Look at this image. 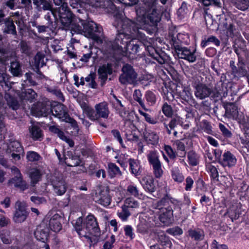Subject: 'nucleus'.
I'll return each mask as SVG.
<instances>
[{
	"label": "nucleus",
	"instance_id": "63",
	"mask_svg": "<svg viewBox=\"0 0 249 249\" xmlns=\"http://www.w3.org/2000/svg\"><path fill=\"white\" fill-rule=\"evenodd\" d=\"M187 4L183 2L181 6L178 9L177 14L179 19L183 18L187 12Z\"/></svg>",
	"mask_w": 249,
	"mask_h": 249
},
{
	"label": "nucleus",
	"instance_id": "35",
	"mask_svg": "<svg viewBox=\"0 0 249 249\" xmlns=\"http://www.w3.org/2000/svg\"><path fill=\"white\" fill-rule=\"evenodd\" d=\"M84 112L86 114L87 117L91 121H96L97 113L96 110H94L91 107L85 104L82 106Z\"/></svg>",
	"mask_w": 249,
	"mask_h": 249
},
{
	"label": "nucleus",
	"instance_id": "31",
	"mask_svg": "<svg viewBox=\"0 0 249 249\" xmlns=\"http://www.w3.org/2000/svg\"><path fill=\"white\" fill-rule=\"evenodd\" d=\"M229 2L231 6H234L242 11H245L249 8V0H231Z\"/></svg>",
	"mask_w": 249,
	"mask_h": 249
},
{
	"label": "nucleus",
	"instance_id": "60",
	"mask_svg": "<svg viewBox=\"0 0 249 249\" xmlns=\"http://www.w3.org/2000/svg\"><path fill=\"white\" fill-rule=\"evenodd\" d=\"M145 98L147 102L151 105H153L156 102L155 94L151 91L148 90L145 92Z\"/></svg>",
	"mask_w": 249,
	"mask_h": 249
},
{
	"label": "nucleus",
	"instance_id": "39",
	"mask_svg": "<svg viewBox=\"0 0 249 249\" xmlns=\"http://www.w3.org/2000/svg\"><path fill=\"white\" fill-rule=\"evenodd\" d=\"M188 162L190 165L195 166L199 163V156L193 150L187 153Z\"/></svg>",
	"mask_w": 249,
	"mask_h": 249
},
{
	"label": "nucleus",
	"instance_id": "33",
	"mask_svg": "<svg viewBox=\"0 0 249 249\" xmlns=\"http://www.w3.org/2000/svg\"><path fill=\"white\" fill-rule=\"evenodd\" d=\"M4 23L5 25L4 32L7 34H12L14 36L17 35L16 26L12 19L10 18H5Z\"/></svg>",
	"mask_w": 249,
	"mask_h": 249
},
{
	"label": "nucleus",
	"instance_id": "48",
	"mask_svg": "<svg viewBox=\"0 0 249 249\" xmlns=\"http://www.w3.org/2000/svg\"><path fill=\"white\" fill-rule=\"evenodd\" d=\"M207 171L210 174L211 178L213 180H218L219 174L217 168L211 163H208L206 165Z\"/></svg>",
	"mask_w": 249,
	"mask_h": 249
},
{
	"label": "nucleus",
	"instance_id": "27",
	"mask_svg": "<svg viewBox=\"0 0 249 249\" xmlns=\"http://www.w3.org/2000/svg\"><path fill=\"white\" fill-rule=\"evenodd\" d=\"M174 145L176 146L177 151H174L172 149V160L175 159L177 156L184 157L186 155V151L184 142L180 140H177L175 142Z\"/></svg>",
	"mask_w": 249,
	"mask_h": 249
},
{
	"label": "nucleus",
	"instance_id": "36",
	"mask_svg": "<svg viewBox=\"0 0 249 249\" xmlns=\"http://www.w3.org/2000/svg\"><path fill=\"white\" fill-rule=\"evenodd\" d=\"M164 86L162 88L163 98L170 103V97L171 95V84L170 79L164 81Z\"/></svg>",
	"mask_w": 249,
	"mask_h": 249
},
{
	"label": "nucleus",
	"instance_id": "13",
	"mask_svg": "<svg viewBox=\"0 0 249 249\" xmlns=\"http://www.w3.org/2000/svg\"><path fill=\"white\" fill-rule=\"evenodd\" d=\"M15 209L13 221L18 223L24 222L28 215L25 204L18 200L15 203Z\"/></svg>",
	"mask_w": 249,
	"mask_h": 249
},
{
	"label": "nucleus",
	"instance_id": "54",
	"mask_svg": "<svg viewBox=\"0 0 249 249\" xmlns=\"http://www.w3.org/2000/svg\"><path fill=\"white\" fill-rule=\"evenodd\" d=\"M66 163L68 166L75 167L80 164L81 160L78 156H72L71 158L66 159Z\"/></svg>",
	"mask_w": 249,
	"mask_h": 249
},
{
	"label": "nucleus",
	"instance_id": "47",
	"mask_svg": "<svg viewBox=\"0 0 249 249\" xmlns=\"http://www.w3.org/2000/svg\"><path fill=\"white\" fill-rule=\"evenodd\" d=\"M147 18L153 24H156L160 20V17L158 10L153 9L151 13L147 15Z\"/></svg>",
	"mask_w": 249,
	"mask_h": 249
},
{
	"label": "nucleus",
	"instance_id": "10",
	"mask_svg": "<svg viewBox=\"0 0 249 249\" xmlns=\"http://www.w3.org/2000/svg\"><path fill=\"white\" fill-rule=\"evenodd\" d=\"M122 70L123 73L119 77V81L122 84L131 85L134 84L136 82L137 74L131 65H124Z\"/></svg>",
	"mask_w": 249,
	"mask_h": 249
},
{
	"label": "nucleus",
	"instance_id": "4",
	"mask_svg": "<svg viewBox=\"0 0 249 249\" xmlns=\"http://www.w3.org/2000/svg\"><path fill=\"white\" fill-rule=\"evenodd\" d=\"M50 113H52L53 116L58 118L60 121L71 124L72 128L76 131L78 130V125L77 122L70 116L68 108L64 105L58 104L52 106L50 109Z\"/></svg>",
	"mask_w": 249,
	"mask_h": 249
},
{
	"label": "nucleus",
	"instance_id": "37",
	"mask_svg": "<svg viewBox=\"0 0 249 249\" xmlns=\"http://www.w3.org/2000/svg\"><path fill=\"white\" fill-rule=\"evenodd\" d=\"M34 4L38 11L51 10L52 6L47 0H32Z\"/></svg>",
	"mask_w": 249,
	"mask_h": 249
},
{
	"label": "nucleus",
	"instance_id": "46",
	"mask_svg": "<svg viewBox=\"0 0 249 249\" xmlns=\"http://www.w3.org/2000/svg\"><path fill=\"white\" fill-rule=\"evenodd\" d=\"M159 239L163 249H171V242L169 236L162 233L159 236Z\"/></svg>",
	"mask_w": 249,
	"mask_h": 249
},
{
	"label": "nucleus",
	"instance_id": "50",
	"mask_svg": "<svg viewBox=\"0 0 249 249\" xmlns=\"http://www.w3.org/2000/svg\"><path fill=\"white\" fill-rule=\"evenodd\" d=\"M184 176L181 171L176 169L172 171V179L178 184L182 183L184 180Z\"/></svg>",
	"mask_w": 249,
	"mask_h": 249
},
{
	"label": "nucleus",
	"instance_id": "25",
	"mask_svg": "<svg viewBox=\"0 0 249 249\" xmlns=\"http://www.w3.org/2000/svg\"><path fill=\"white\" fill-rule=\"evenodd\" d=\"M29 130L31 137L33 140L40 141L43 140V132L39 126L33 124L29 127Z\"/></svg>",
	"mask_w": 249,
	"mask_h": 249
},
{
	"label": "nucleus",
	"instance_id": "28",
	"mask_svg": "<svg viewBox=\"0 0 249 249\" xmlns=\"http://www.w3.org/2000/svg\"><path fill=\"white\" fill-rule=\"evenodd\" d=\"M130 172L135 177L139 176L142 172L141 166L139 162L134 159H129L128 160Z\"/></svg>",
	"mask_w": 249,
	"mask_h": 249
},
{
	"label": "nucleus",
	"instance_id": "19",
	"mask_svg": "<svg viewBox=\"0 0 249 249\" xmlns=\"http://www.w3.org/2000/svg\"><path fill=\"white\" fill-rule=\"evenodd\" d=\"M12 170L14 172L16 176L9 181V184H14L16 187H18L22 190L27 188L26 182L22 180L21 175L19 170L17 167H13Z\"/></svg>",
	"mask_w": 249,
	"mask_h": 249
},
{
	"label": "nucleus",
	"instance_id": "11",
	"mask_svg": "<svg viewBox=\"0 0 249 249\" xmlns=\"http://www.w3.org/2000/svg\"><path fill=\"white\" fill-rule=\"evenodd\" d=\"M147 159L152 167L153 174L155 177L160 178L163 174L161 164L159 159L158 153L155 151H150L147 155Z\"/></svg>",
	"mask_w": 249,
	"mask_h": 249
},
{
	"label": "nucleus",
	"instance_id": "21",
	"mask_svg": "<svg viewBox=\"0 0 249 249\" xmlns=\"http://www.w3.org/2000/svg\"><path fill=\"white\" fill-rule=\"evenodd\" d=\"M220 24L226 30V35L228 37H232L234 36L235 26L233 25L232 19L231 17H225L223 20H221Z\"/></svg>",
	"mask_w": 249,
	"mask_h": 249
},
{
	"label": "nucleus",
	"instance_id": "57",
	"mask_svg": "<svg viewBox=\"0 0 249 249\" xmlns=\"http://www.w3.org/2000/svg\"><path fill=\"white\" fill-rule=\"evenodd\" d=\"M201 127L204 132L208 134L213 135L214 131L212 129V126L209 122L204 120L201 122Z\"/></svg>",
	"mask_w": 249,
	"mask_h": 249
},
{
	"label": "nucleus",
	"instance_id": "14",
	"mask_svg": "<svg viewBox=\"0 0 249 249\" xmlns=\"http://www.w3.org/2000/svg\"><path fill=\"white\" fill-rule=\"evenodd\" d=\"M51 183L54 193L57 195L62 196L66 192L67 184L62 177L53 176Z\"/></svg>",
	"mask_w": 249,
	"mask_h": 249
},
{
	"label": "nucleus",
	"instance_id": "61",
	"mask_svg": "<svg viewBox=\"0 0 249 249\" xmlns=\"http://www.w3.org/2000/svg\"><path fill=\"white\" fill-rule=\"evenodd\" d=\"M229 216L232 221L237 220L239 218L241 213L237 209H234L232 207L228 211Z\"/></svg>",
	"mask_w": 249,
	"mask_h": 249
},
{
	"label": "nucleus",
	"instance_id": "56",
	"mask_svg": "<svg viewBox=\"0 0 249 249\" xmlns=\"http://www.w3.org/2000/svg\"><path fill=\"white\" fill-rule=\"evenodd\" d=\"M117 215L122 221H126L131 215V213L126 207L124 206H122V210L120 212H118Z\"/></svg>",
	"mask_w": 249,
	"mask_h": 249
},
{
	"label": "nucleus",
	"instance_id": "23",
	"mask_svg": "<svg viewBox=\"0 0 249 249\" xmlns=\"http://www.w3.org/2000/svg\"><path fill=\"white\" fill-rule=\"evenodd\" d=\"M97 113V119L99 120L100 118L107 119L109 114V110L107 104L105 102L100 103L95 106Z\"/></svg>",
	"mask_w": 249,
	"mask_h": 249
},
{
	"label": "nucleus",
	"instance_id": "15",
	"mask_svg": "<svg viewBox=\"0 0 249 249\" xmlns=\"http://www.w3.org/2000/svg\"><path fill=\"white\" fill-rule=\"evenodd\" d=\"M223 107L225 109V116L229 119L240 120L242 112H239L238 107L233 103H223Z\"/></svg>",
	"mask_w": 249,
	"mask_h": 249
},
{
	"label": "nucleus",
	"instance_id": "51",
	"mask_svg": "<svg viewBox=\"0 0 249 249\" xmlns=\"http://www.w3.org/2000/svg\"><path fill=\"white\" fill-rule=\"evenodd\" d=\"M126 208L129 210V208L137 209L139 207V203L138 201L135 200L133 198H127L123 205Z\"/></svg>",
	"mask_w": 249,
	"mask_h": 249
},
{
	"label": "nucleus",
	"instance_id": "24",
	"mask_svg": "<svg viewBox=\"0 0 249 249\" xmlns=\"http://www.w3.org/2000/svg\"><path fill=\"white\" fill-rule=\"evenodd\" d=\"M62 217L57 213L54 214L49 221V227L50 229L54 231L58 232L62 229L61 221Z\"/></svg>",
	"mask_w": 249,
	"mask_h": 249
},
{
	"label": "nucleus",
	"instance_id": "45",
	"mask_svg": "<svg viewBox=\"0 0 249 249\" xmlns=\"http://www.w3.org/2000/svg\"><path fill=\"white\" fill-rule=\"evenodd\" d=\"M35 65L37 69V73L40 74L41 72L39 70V68L42 67L45 65V62L44 61V55L39 53H37L35 55Z\"/></svg>",
	"mask_w": 249,
	"mask_h": 249
},
{
	"label": "nucleus",
	"instance_id": "1",
	"mask_svg": "<svg viewBox=\"0 0 249 249\" xmlns=\"http://www.w3.org/2000/svg\"><path fill=\"white\" fill-rule=\"evenodd\" d=\"M113 26L117 30V34L113 42L107 43L102 49L103 57L107 60L113 61L120 56H128L132 59L131 54H135L139 52L140 46L134 43V40L129 41L138 33L139 29L136 23L128 18H122L116 16Z\"/></svg>",
	"mask_w": 249,
	"mask_h": 249
},
{
	"label": "nucleus",
	"instance_id": "18",
	"mask_svg": "<svg viewBox=\"0 0 249 249\" xmlns=\"http://www.w3.org/2000/svg\"><path fill=\"white\" fill-rule=\"evenodd\" d=\"M71 21L68 25H65L64 24H62L64 27L69 28L72 31H73L77 34H82L84 30L85 25L86 21L78 19L72 20V14L71 13Z\"/></svg>",
	"mask_w": 249,
	"mask_h": 249
},
{
	"label": "nucleus",
	"instance_id": "44",
	"mask_svg": "<svg viewBox=\"0 0 249 249\" xmlns=\"http://www.w3.org/2000/svg\"><path fill=\"white\" fill-rule=\"evenodd\" d=\"M184 36H185L184 35L178 34L177 35L176 38L174 36V35L172 34V50L174 49V50H175V43L177 45H181L182 46H183L184 44H186L187 41L184 40Z\"/></svg>",
	"mask_w": 249,
	"mask_h": 249
},
{
	"label": "nucleus",
	"instance_id": "7",
	"mask_svg": "<svg viewBox=\"0 0 249 249\" xmlns=\"http://www.w3.org/2000/svg\"><path fill=\"white\" fill-rule=\"evenodd\" d=\"M102 27L95 22L86 21L83 35L97 42H100L102 41L101 36L102 35Z\"/></svg>",
	"mask_w": 249,
	"mask_h": 249
},
{
	"label": "nucleus",
	"instance_id": "32",
	"mask_svg": "<svg viewBox=\"0 0 249 249\" xmlns=\"http://www.w3.org/2000/svg\"><path fill=\"white\" fill-rule=\"evenodd\" d=\"M20 99L22 100L28 101L32 102L37 97L36 93L32 89H29L22 91L19 94Z\"/></svg>",
	"mask_w": 249,
	"mask_h": 249
},
{
	"label": "nucleus",
	"instance_id": "8",
	"mask_svg": "<svg viewBox=\"0 0 249 249\" xmlns=\"http://www.w3.org/2000/svg\"><path fill=\"white\" fill-rule=\"evenodd\" d=\"M230 67L231 69V74L235 78L239 79L241 77H246L248 76V71L246 68V65L244 58L239 56L237 63L235 65L233 60L230 61Z\"/></svg>",
	"mask_w": 249,
	"mask_h": 249
},
{
	"label": "nucleus",
	"instance_id": "29",
	"mask_svg": "<svg viewBox=\"0 0 249 249\" xmlns=\"http://www.w3.org/2000/svg\"><path fill=\"white\" fill-rule=\"evenodd\" d=\"M188 236L196 241H201L204 239V232L199 228L190 229L188 231Z\"/></svg>",
	"mask_w": 249,
	"mask_h": 249
},
{
	"label": "nucleus",
	"instance_id": "3",
	"mask_svg": "<svg viewBox=\"0 0 249 249\" xmlns=\"http://www.w3.org/2000/svg\"><path fill=\"white\" fill-rule=\"evenodd\" d=\"M192 93L188 88L184 87L180 83V76L172 67V105L180 102L188 103L192 98Z\"/></svg>",
	"mask_w": 249,
	"mask_h": 249
},
{
	"label": "nucleus",
	"instance_id": "26",
	"mask_svg": "<svg viewBox=\"0 0 249 249\" xmlns=\"http://www.w3.org/2000/svg\"><path fill=\"white\" fill-rule=\"evenodd\" d=\"M34 235L37 240L45 243L49 235V229L45 226H38L35 231Z\"/></svg>",
	"mask_w": 249,
	"mask_h": 249
},
{
	"label": "nucleus",
	"instance_id": "41",
	"mask_svg": "<svg viewBox=\"0 0 249 249\" xmlns=\"http://www.w3.org/2000/svg\"><path fill=\"white\" fill-rule=\"evenodd\" d=\"M111 103L113 107L118 110L120 115L123 116L122 112L124 110V107L123 105L122 101L114 94L112 95V99H111Z\"/></svg>",
	"mask_w": 249,
	"mask_h": 249
},
{
	"label": "nucleus",
	"instance_id": "9",
	"mask_svg": "<svg viewBox=\"0 0 249 249\" xmlns=\"http://www.w3.org/2000/svg\"><path fill=\"white\" fill-rule=\"evenodd\" d=\"M55 5L60 6L58 8V16L62 24L68 25L71 21V12L68 8L65 0H53Z\"/></svg>",
	"mask_w": 249,
	"mask_h": 249
},
{
	"label": "nucleus",
	"instance_id": "16",
	"mask_svg": "<svg viewBox=\"0 0 249 249\" xmlns=\"http://www.w3.org/2000/svg\"><path fill=\"white\" fill-rule=\"evenodd\" d=\"M51 108L45 104L38 102L34 105L32 108V113L36 117H47L50 114Z\"/></svg>",
	"mask_w": 249,
	"mask_h": 249
},
{
	"label": "nucleus",
	"instance_id": "42",
	"mask_svg": "<svg viewBox=\"0 0 249 249\" xmlns=\"http://www.w3.org/2000/svg\"><path fill=\"white\" fill-rule=\"evenodd\" d=\"M0 238L1 241L5 244H10L13 241L10 236V231L6 229L0 231Z\"/></svg>",
	"mask_w": 249,
	"mask_h": 249
},
{
	"label": "nucleus",
	"instance_id": "34",
	"mask_svg": "<svg viewBox=\"0 0 249 249\" xmlns=\"http://www.w3.org/2000/svg\"><path fill=\"white\" fill-rule=\"evenodd\" d=\"M9 71L14 76L22 75L21 66L19 61L15 60L11 62Z\"/></svg>",
	"mask_w": 249,
	"mask_h": 249
},
{
	"label": "nucleus",
	"instance_id": "52",
	"mask_svg": "<svg viewBox=\"0 0 249 249\" xmlns=\"http://www.w3.org/2000/svg\"><path fill=\"white\" fill-rule=\"evenodd\" d=\"M142 185L144 189L149 192H153L154 191L155 186L152 179H142Z\"/></svg>",
	"mask_w": 249,
	"mask_h": 249
},
{
	"label": "nucleus",
	"instance_id": "5",
	"mask_svg": "<svg viewBox=\"0 0 249 249\" xmlns=\"http://www.w3.org/2000/svg\"><path fill=\"white\" fill-rule=\"evenodd\" d=\"M196 49L191 50L190 48L175 44V50L172 51V54L175 58H178L185 59L190 63L195 62L197 59L196 54Z\"/></svg>",
	"mask_w": 249,
	"mask_h": 249
},
{
	"label": "nucleus",
	"instance_id": "38",
	"mask_svg": "<svg viewBox=\"0 0 249 249\" xmlns=\"http://www.w3.org/2000/svg\"><path fill=\"white\" fill-rule=\"evenodd\" d=\"M8 153L19 152L23 153V149L20 143L18 141H11L7 150Z\"/></svg>",
	"mask_w": 249,
	"mask_h": 249
},
{
	"label": "nucleus",
	"instance_id": "62",
	"mask_svg": "<svg viewBox=\"0 0 249 249\" xmlns=\"http://www.w3.org/2000/svg\"><path fill=\"white\" fill-rule=\"evenodd\" d=\"M6 99L8 105L13 109L16 110L19 107V105L18 102L16 98L9 96Z\"/></svg>",
	"mask_w": 249,
	"mask_h": 249
},
{
	"label": "nucleus",
	"instance_id": "64",
	"mask_svg": "<svg viewBox=\"0 0 249 249\" xmlns=\"http://www.w3.org/2000/svg\"><path fill=\"white\" fill-rule=\"evenodd\" d=\"M219 128L224 137L227 138L231 137L232 133L231 131L224 124L220 123L219 124Z\"/></svg>",
	"mask_w": 249,
	"mask_h": 249
},
{
	"label": "nucleus",
	"instance_id": "30",
	"mask_svg": "<svg viewBox=\"0 0 249 249\" xmlns=\"http://www.w3.org/2000/svg\"><path fill=\"white\" fill-rule=\"evenodd\" d=\"M162 213L160 216V220L163 226H169L171 224V212L170 207L162 208Z\"/></svg>",
	"mask_w": 249,
	"mask_h": 249
},
{
	"label": "nucleus",
	"instance_id": "17",
	"mask_svg": "<svg viewBox=\"0 0 249 249\" xmlns=\"http://www.w3.org/2000/svg\"><path fill=\"white\" fill-rule=\"evenodd\" d=\"M112 73V64L111 63H107L100 66L98 70V73L99 78L101 81V85L103 86L106 81L107 80L108 75H110Z\"/></svg>",
	"mask_w": 249,
	"mask_h": 249
},
{
	"label": "nucleus",
	"instance_id": "53",
	"mask_svg": "<svg viewBox=\"0 0 249 249\" xmlns=\"http://www.w3.org/2000/svg\"><path fill=\"white\" fill-rule=\"evenodd\" d=\"M41 176L40 171L36 168L32 169L30 172V177L33 183H36L39 180Z\"/></svg>",
	"mask_w": 249,
	"mask_h": 249
},
{
	"label": "nucleus",
	"instance_id": "55",
	"mask_svg": "<svg viewBox=\"0 0 249 249\" xmlns=\"http://www.w3.org/2000/svg\"><path fill=\"white\" fill-rule=\"evenodd\" d=\"M126 194L128 195L138 197L139 196V190L136 185L130 184L127 187Z\"/></svg>",
	"mask_w": 249,
	"mask_h": 249
},
{
	"label": "nucleus",
	"instance_id": "59",
	"mask_svg": "<svg viewBox=\"0 0 249 249\" xmlns=\"http://www.w3.org/2000/svg\"><path fill=\"white\" fill-rule=\"evenodd\" d=\"M47 90L49 91L50 92L53 93V94L55 95L58 100H59L61 102H64L65 101L64 97L61 91V90L59 89H58L57 88H47Z\"/></svg>",
	"mask_w": 249,
	"mask_h": 249
},
{
	"label": "nucleus",
	"instance_id": "2",
	"mask_svg": "<svg viewBox=\"0 0 249 249\" xmlns=\"http://www.w3.org/2000/svg\"><path fill=\"white\" fill-rule=\"evenodd\" d=\"M72 224L79 236L86 239L90 246L98 242L100 229L93 215H88L84 220L82 217H79L73 220Z\"/></svg>",
	"mask_w": 249,
	"mask_h": 249
},
{
	"label": "nucleus",
	"instance_id": "58",
	"mask_svg": "<svg viewBox=\"0 0 249 249\" xmlns=\"http://www.w3.org/2000/svg\"><path fill=\"white\" fill-rule=\"evenodd\" d=\"M26 158L30 161L35 162L39 161L41 157L37 152L31 151L27 153Z\"/></svg>",
	"mask_w": 249,
	"mask_h": 249
},
{
	"label": "nucleus",
	"instance_id": "6",
	"mask_svg": "<svg viewBox=\"0 0 249 249\" xmlns=\"http://www.w3.org/2000/svg\"><path fill=\"white\" fill-rule=\"evenodd\" d=\"M215 160L213 162H218L223 167H232L237 161L235 157L230 151H226L222 154V151L219 149L214 150Z\"/></svg>",
	"mask_w": 249,
	"mask_h": 249
},
{
	"label": "nucleus",
	"instance_id": "40",
	"mask_svg": "<svg viewBox=\"0 0 249 249\" xmlns=\"http://www.w3.org/2000/svg\"><path fill=\"white\" fill-rule=\"evenodd\" d=\"M108 172L111 178L122 175V172L119 167L113 163H110L108 164Z\"/></svg>",
	"mask_w": 249,
	"mask_h": 249
},
{
	"label": "nucleus",
	"instance_id": "49",
	"mask_svg": "<svg viewBox=\"0 0 249 249\" xmlns=\"http://www.w3.org/2000/svg\"><path fill=\"white\" fill-rule=\"evenodd\" d=\"M96 77V74L95 72H90L85 78V81L88 83L89 87L96 89L97 87V84L95 80Z\"/></svg>",
	"mask_w": 249,
	"mask_h": 249
},
{
	"label": "nucleus",
	"instance_id": "43",
	"mask_svg": "<svg viewBox=\"0 0 249 249\" xmlns=\"http://www.w3.org/2000/svg\"><path fill=\"white\" fill-rule=\"evenodd\" d=\"M142 92L140 89H135L134 91L133 94V98L134 100L137 102L143 109L147 110V109L146 108L144 104V100L142 98Z\"/></svg>",
	"mask_w": 249,
	"mask_h": 249
},
{
	"label": "nucleus",
	"instance_id": "20",
	"mask_svg": "<svg viewBox=\"0 0 249 249\" xmlns=\"http://www.w3.org/2000/svg\"><path fill=\"white\" fill-rule=\"evenodd\" d=\"M212 89L205 84H199L196 87L195 94L196 98L203 99L211 95Z\"/></svg>",
	"mask_w": 249,
	"mask_h": 249
},
{
	"label": "nucleus",
	"instance_id": "12",
	"mask_svg": "<svg viewBox=\"0 0 249 249\" xmlns=\"http://www.w3.org/2000/svg\"><path fill=\"white\" fill-rule=\"evenodd\" d=\"M95 202L105 207L110 205L111 198L109 195V190L107 187H102L99 192H97L93 196Z\"/></svg>",
	"mask_w": 249,
	"mask_h": 249
},
{
	"label": "nucleus",
	"instance_id": "22",
	"mask_svg": "<svg viewBox=\"0 0 249 249\" xmlns=\"http://www.w3.org/2000/svg\"><path fill=\"white\" fill-rule=\"evenodd\" d=\"M143 137L148 144L156 145L159 142V136L157 133L147 129L146 126L143 132Z\"/></svg>",
	"mask_w": 249,
	"mask_h": 249
}]
</instances>
